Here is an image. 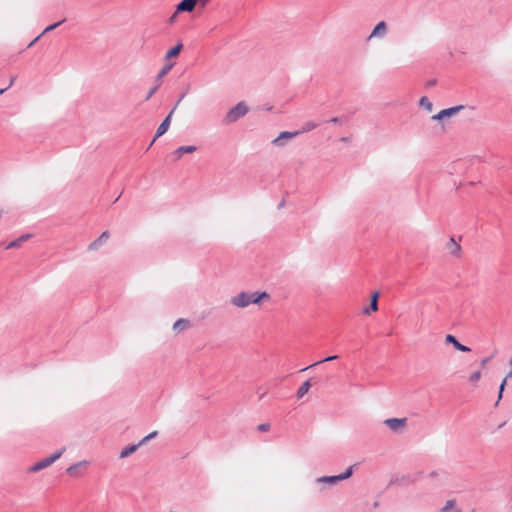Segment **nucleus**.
I'll use <instances>...</instances> for the list:
<instances>
[{"label":"nucleus","mask_w":512,"mask_h":512,"mask_svg":"<svg viewBox=\"0 0 512 512\" xmlns=\"http://www.w3.org/2000/svg\"><path fill=\"white\" fill-rule=\"evenodd\" d=\"M270 295L263 292H240L230 298V303L237 308H246L250 304H260L264 300H269Z\"/></svg>","instance_id":"nucleus-1"},{"label":"nucleus","mask_w":512,"mask_h":512,"mask_svg":"<svg viewBox=\"0 0 512 512\" xmlns=\"http://www.w3.org/2000/svg\"><path fill=\"white\" fill-rule=\"evenodd\" d=\"M249 112L248 105L241 101L237 103L234 107L228 110V112L225 114L222 122L225 125H229L232 123L237 122L239 119L244 117Z\"/></svg>","instance_id":"nucleus-2"},{"label":"nucleus","mask_w":512,"mask_h":512,"mask_svg":"<svg viewBox=\"0 0 512 512\" xmlns=\"http://www.w3.org/2000/svg\"><path fill=\"white\" fill-rule=\"evenodd\" d=\"M65 451V447H62L61 449L57 450L56 452H54L52 455L36 462L33 466H31L29 468V471L30 472H38L40 470H43L45 468H48L49 466H51L55 461H57L61 456L62 454L64 453Z\"/></svg>","instance_id":"nucleus-3"},{"label":"nucleus","mask_w":512,"mask_h":512,"mask_svg":"<svg viewBox=\"0 0 512 512\" xmlns=\"http://www.w3.org/2000/svg\"><path fill=\"white\" fill-rule=\"evenodd\" d=\"M353 473V466H350L344 473L336 476H323L317 479L318 483H326L329 485H336L342 480L348 479Z\"/></svg>","instance_id":"nucleus-4"},{"label":"nucleus","mask_w":512,"mask_h":512,"mask_svg":"<svg viewBox=\"0 0 512 512\" xmlns=\"http://www.w3.org/2000/svg\"><path fill=\"white\" fill-rule=\"evenodd\" d=\"M384 424L395 433H401L407 425V418H388Z\"/></svg>","instance_id":"nucleus-5"},{"label":"nucleus","mask_w":512,"mask_h":512,"mask_svg":"<svg viewBox=\"0 0 512 512\" xmlns=\"http://www.w3.org/2000/svg\"><path fill=\"white\" fill-rule=\"evenodd\" d=\"M175 110H176V106H174L172 108L170 113L166 116V118L158 126L157 131H156V135L153 138V140L151 141L149 147H151L153 145V143L155 142L156 138L162 136L163 134H165L168 131V129L170 127V124H171L172 115L174 114Z\"/></svg>","instance_id":"nucleus-6"},{"label":"nucleus","mask_w":512,"mask_h":512,"mask_svg":"<svg viewBox=\"0 0 512 512\" xmlns=\"http://www.w3.org/2000/svg\"><path fill=\"white\" fill-rule=\"evenodd\" d=\"M388 32V27L385 21H380L376 26L373 28L372 32L368 36L367 40H371L373 38H384Z\"/></svg>","instance_id":"nucleus-7"},{"label":"nucleus","mask_w":512,"mask_h":512,"mask_svg":"<svg viewBox=\"0 0 512 512\" xmlns=\"http://www.w3.org/2000/svg\"><path fill=\"white\" fill-rule=\"evenodd\" d=\"M464 108L463 105L450 107L447 109L441 110L439 113L432 116V120L440 121L446 117H451L456 115L459 111H461Z\"/></svg>","instance_id":"nucleus-8"},{"label":"nucleus","mask_w":512,"mask_h":512,"mask_svg":"<svg viewBox=\"0 0 512 512\" xmlns=\"http://www.w3.org/2000/svg\"><path fill=\"white\" fill-rule=\"evenodd\" d=\"M298 135H300V132H298V131H293V132L283 131L279 134L278 137H276L272 141V144H274L275 146H278V147H282L285 145V142H284L285 140L292 139Z\"/></svg>","instance_id":"nucleus-9"},{"label":"nucleus","mask_w":512,"mask_h":512,"mask_svg":"<svg viewBox=\"0 0 512 512\" xmlns=\"http://www.w3.org/2000/svg\"><path fill=\"white\" fill-rule=\"evenodd\" d=\"M88 466H89L88 461H86V460L79 461V462L69 466L67 468L66 472L71 476L78 477L81 474L80 470L84 471L88 468Z\"/></svg>","instance_id":"nucleus-10"},{"label":"nucleus","mask_w":512,"mask_h":512,"mask_svg":"<svg viewBox=\"0 0 512 512\" xmlns=\"http://www.w3.org/2000/svg\"><path fill=\"white\" fill-rule=\"evenodd\" d=\"M198 0H182L176 6V13L192 12L197 5Z\"/></svg>","instance_id":"nucleus-11"},{"label":"nucleus","mask_w":512,"mask_h":512,"mask_svg":"<svg viewBox=\"0 0 512 512\" xmlns=\"http://www.w3.org/2000/svg\"><path fill=\"white\" fill-rule=\"evenodd\" d=\"M110 237L108 231H104L96 240L91 242L88 246V250L96 251L98 250Z\"/></svg>","instance_id":"nucleus-12"},{"label":"nucleus","mask_w":512,"mask_h":512,"mask_svg":"<svg viewBox=\"0 0 512 512\" xmlns=\"http://www.w3.org/2000/svg\"><path fill=\"white\" fill-rule=\"evenodd\" d=\"M445 342L447 344H452L454 346L455 349L461 351V352H470V348L461 344L455 336L451 335V334H447L446 337H445Z\"/></svg>","instance_id":"nucleus-13"},{"label":"nucleus","mask_w":512,"mask_h":512,"mask_svg":"<svg viewBox=\"0 0 512 512\" xmlns=\"http://www.w3.org/2000/svg\"><path fill=\"white\" fill-rule=\"evenodd\" d=\"M509 367H510V370L508 372V374L506 375V377L502 380L500 386H499V393H498V399L495 403V406L498 405L499 401L502 399V395H503V392L505 390V387H506V384H507V380L508 379H512V357L510 358L509 360Z\"/></svg>","instance_id":"nucleus-14"},{"label":"nucleus","mask_w":512,"mask_h":512,"mask_svg":"<svg viewBox=\"0 0 512 512\" xmlns=\"http://www.w3.org/2000/svg\"><path fill=\"white\" fill-rule=\"evenodd\" d=\"M196 150L197 147L193 145L180 146L172 153V155L175 157V160H179L183 154L194 153Z\"/></svg>","instance_id":"nucleus-15"},{"label":"nucleus","mask_w":512,"mask_h":512,"mask_svg":"<svg viewBox=\"0 0 512 512\" xmlns=\"http://www.w3.org/2000/svg\"><path fill=\"white\" fill-rule=\"evenodd\" d=\"M446 248L451 255L455 257L460 256L461 246L455 241L454 237L449 239V242L446 244Z\"/></svg>","instance_id":"nucleus-16"},{"label":"nucleus","mask_w":512,"mask_h":512,"mask_svg":"<svg viewBox=\"0 0 512 512\" xmlns=\"http://www.w3.org/2000/svg\"><path fill=\"white\" fill-rule=\"evenodd\" d=\"M32 237L31 234H23L19 238L11 241L7 246L6 249H13V248H19L24 242L29 240Z\"/></svg>","instance_id":"nucleus-17"},{"label":"nucleus","mask_w":512,"mask_h":512,"mask_svg":"<svg viewBox=\"0 0 512 512\" xmlns=\"http://www.w3.org/2000/svg\"><path fill=\"white\" fill-rule=\"evenodd\" d=\"M440 512H462V510L457 507L455 499H450L446 501Z\"/></svg>","instance_id":"nucleus-18"},{"label":"nucleus","mask_w":512,"mask_h":512,"mask_svg":"<svg viewBox=\"0 0 512 512\" xmlns=\"http://www.w3.org/2000/svg\"><path fill=\"white\" fill-rule=\"evenodd\" d=\"M140 447L139 443L138 444H133V445H129L127 447H125L121 452H120V455L119 457L121 459L123 458H126L128 456H130L131 454H133L138 448Z\"/></svg>","instance_id":"nucleus-19"},{"label":"nucleus","mask_w":512,"mask_h":512,"mask_svg":"<svg viewBox=\"0 0 512 512\" xmlns=\"http://www.w3.org/2000/svg\"><path fill=\"white\" fill-rule=\"evenodd\" d=\"M173 66H174V63H166L162 67V69L159 71V73L156 77V82L161 84V79L170 72V70L172 69Z\"/></svg>","instance_id":"nucleus-20"},{"label":"nucleus","mask_w":512,"mask_h":512,"mask_svg":"<svg viewBox=\"0 0 512 512\" xmlns=\"http://www.w3.org/2000/svg\"><path fill=\"white\" fill-rule=\"evenodd\" d=\"M311 387L310 380L305 381L297 390V398H302L305 394L308 393L309 389Z\"/></svg>","instance_id":"nucleus-21"},{"label":"nucleus","mask_w":512,"mask_h":512,"mask_svg":"<svg viewBox=\"0 0 512 512\" xmlns=\"http://www.w3.org/2000/svg\"><path fill=\"white\" fill-rule=\"evenodd\" d=\"M182 44L179 43L177 44L176 46L172 47L171 49H169L165 55V58L166 59H170V58H173V57H176L179 55V53L181 52L182 50Z\"/></svg>","instance_id":"nucleus-22"},{"label":"nucleus","mask_w":512,"mask_h":512,"mask_svg":"<svg viewBox=\"0 0 512 512\" xmlns=\"http://www.w3.org/2000/svg\"><path fill=\"white\" fill-rule=\"evenodd\" d=\"M189 325V321L186 320V319H178L174 324H173V330L176 331V332H180L184 329H186Z\"/></svg>","instance_id":"nucleus-23"},{"label":"nucleus","mask_w":512,"mask_h":512,"mask_svg":"<svg viewBox=\"0 0 512 512\" xmlns=\"http://www.w3.org/2000/svg\"><path fill=\"white\" fill-rule=\"evenodd\" d=\"M419 105L428 112H431L433 109L432 102L426 96L420 98Z\"/></svg>","instance_id":"nucleus-24"},{"label":"nucleus","mask_w":512,"mask_h":512,"mask_svg":"<svg viewBox=\"0 0 512 512\" xmlns=\"http://www.w3.org/2000/svg\"><path fill=\"white\" fill-rule=\"evenodd\" d=\"M317 126H318V124H316L315 122L308 121V122L304 123V125L302 126V129L298 130V132H300V134L309 132V131H312L313 129H315Z\"/></svg>","instance_id":"nucleus-25"},{"label":"nucleus","mask_w":512,"mask_h":512,"mask_svg":"<svg viewBox=\"0 0 512 512\" xmlns=\"http://www.w3.org/2000/svg\"><path fill=\"white\" fill-rule=\"evenodd\" d=\"M337 358H338V356H337V355H333V356L326 357L325 359L320 360V361H318V362H316V363H313V364H311V365H309V366H307V367H305V368L301 369L300 371H302V372H303V371H306V370H308L309 368H312V367H314V366H316V365H319V364L324 363V362L333 361V360H336Z\"/></svg>","instance_id":"nucleus-26"},{"label":"nucleus","mask_w":512,"mask_h":512,"mask_svg":"<svg viewBox=\"0 0 512 512\" xmlns=\"http://www.w3.org/2000/svg\"><path fill=\"white\" fill-rule=\"evenodd\" d=\"M378 310V303L370 301L369 307L363 309V313L369 315L371 311L375 312Z\"/></svg>","instance_id":"nucleus-27"},{"label":"nucleus","mask_w":512,"mask_h":512,"mask_svg":"<svg viewBox=\"0 0 512 512\" xmlns=\"http://www.w3.org/2000/svg\"><path fill=\"white\" fill-rule=\"evenodd\" d=\"M65 20H62V21H59V22H56V23H53L49 26H47L44 31L41 33V35H44L45 33L47 32H50V31H53L55 30L57 27H59Z\"/></svg>","instance_id":"nucleus-28"},{"label":"nucleus","mask_w":512,"mask_h":512,"mask_svg":"<svg viewBox=\"0 0 512 512\" xmlns=\"http://www.w3.org/2000/svg\"><path fill=\"white\" fill-rule=\"evenodd\" d=\"M156 435H157V431H153V432H151L150 434H148L147 436H145V437H144V438L139 442V445L141 446V445L145 444L148 440H150V439H152V438L156 437Z\"/></svg>","instance_id":"nucleus-29"},{"label":"nucleus","mask_w":512,"mask_h":512,"mask_svg":"<svg viewBox=\"0 0 512 512\" xmlns=\"http://www.w3.org/2000/svg\"><path fill=\"white\" fill-rule=\"evenodd\" d=\"M159 87H160V83H157L154 87H152L149 90L145 100H149L156 93V91L158 90Z\"/></svg>","instance_id":"nucleus-30"},{"label":"nucleus","mask_w":512,"mask_h":512,"mask_svg":"<svg viewBox=\"0 0 512 512\" xmlns=\"http://www.w3.org/2000/svg\"><path fill=\"white\" fill-rule=\"evenodd\" d=\"M481 377V372L480 371H476L474 373H472L469 377L470 381L472 382H477Z\"/></svg>","instance_id":"nucleus-31"},{"label":"nucleus","mask_w":512,"mask_h":512,"mask_svg":"<svg viewBox=\"0 0 512 512\" xmlns=\"http://www.w3.org/2000/svg\"><path fill=\"white\" fill-rule=\"evenodd\" d=\"M257 429L261 432H266L270 429V424H268V423L259 424Z\"/></svg>","instance_id":"nucleus-32"},{"label":"nucleus","mask_w":512,"mask_h":512,"mask_svg":"<svg viewBox=\"0 0 512 512\" xmlns=\"http://www.w3.org/2000/svg\"><path fill=\"white\" fill-rule=\"evenodd\" d=\"M177 15L178 13H176V11L170 16V18L168 19V24L172 25L176 22V19H177Z\"/></svg>","instance_id":"nucleus-33"},{"label":"nucleus","mask_w":512,"mask_h":512,"mask_svg":"<svg viewBox=\"0 0 512 512\" xmlns=\"http://www.w3.org/2000/svg\"><path fill=\"white\" fill-rule=\"evenodd\" d=\"M379 292L378 291H375L373 292L372 296H371V301L375 302V303H378V299H379Z\"/></svg>","instance_id":"nucleus-34"},{"label":"nucleus","mask_w":512,"mask_h":512,"mask_svg":"<svg viewBox=\"0 0 512 512\" xmlns=\"http://www.w3.org/2000/svg\"><path fill=\"white\" fill-rule=\"evenodd\" d=\"M329 122L334 123V124H339V123H342V119L339 117H333L329 120Z\"/></svg>","instance_id":"nucleus-35"},{"label":"nucleus","mask_w":512,"mask_h":512,"mask_svg":"<svg viewBox=\"0 0 512 512\" xmlns=\"http://www.w3.org/2000/svg\"><path fill=\"white\" fill-rule=\"evenodd\" d=\"M42 37V35L40 34L39 36H37L34 40H32L29 44H28V48L32 47L40 38Z\"/></svg>","instance_id":"nucleus-36"},{"label":"nucleus","mask_w":512,"mask_h":512,"mask_svg":"<svg viewBox=\"0 0 512 512\" xmlns=\"http://www.w3.org/2000/svg\"><path fill=\"white\" fill-rule=\"evenodd\" d=\"M210 0H198V3L201 7H205Z\"/></svg>","instance_id":"nucleus-37"},{"label":"nucleus","mask_w":512,"mask_h":512,"mask_svg":"<svg viewBox=\"0 0 512 512\" xmlns=\"http://www.w3.org/2000/svg\"><path fill=\"white\" fill-rule=\"evenodd\" d=\"M491 357L484 358L481 361V367H485V365L490 361Z\"/></svg>","instance_id":"nucleus-38"},{"label":"nucleus","mask_w":512,"mask_h":512,"mask_svg":"<svg viewBox=\"0 0 512 512\" xmlns=\"http://www.w3.org/2000/svg\"><path fill=\"white\" fill-rule=\"evenodd\" d=\"M435 84H436V80H435V79H432V80H429V81L427 82V84H426V85H427V87H432V86H434Z\"/></svg>","instance_id":"nucleus-39"},{"label":"nucleus","mask_w":512,"mask_h":512,"mask_svg":"<svg viewBox=\"0 0 512 512\" xmlns=\"http://www.w3.org/2000/svg\"><path fill=\"white\" fill-rule=\"evenodd\" d=\"M266 395V391H262L259 393V399H262Z\"/></svg>","instance_id":"nucleus-40"},{"label":"nucleus","mask_w":512,"mask_h":512,"mask_svg":"<svg viewBox=\"0 0 512 512\" xmlns=\"http://www.w3.org/2000/svg\"><path fill=\"white\" fill-rule=\"evenodd\" d=\"M340 140H341L342 142L347 143V142H349V140H350V139H349L348 137H342Z\"/></svg>","instance_id":"nucleus-41"},{"label":"nucleus","mask_w":512,"mask_h":512,"mask_svg":"<svg viewBox=\"0 0 512 512\" xmlns=\"http://www.w3.org/2000/svg\"><path fill=\"white\" fill-rule=\"evenodd\" d=\"M185 97V94H182L181 96H179V100L178 101H182V99Z\"/></svg>","instance_id":"nucleus-42"},{"label":"nucleus","mask_w":512,"mask_h":512,"mask_svg":"<svg viewBox=\"0 0 512 512\" xmlns=\"http://www.w3.org/2000/svg\"><path fill=\"white\" fill-rule=\"evenodd\" d=\"M179 103H180V101H177V103H175V105H174V106H176V108H177V107H178V105H179Z\"/></svg>","instance_id":"nucleus-43"},{"label":"nucleus","mask_w":512,"mask_h":512,"mask_svg":"<svg viewBox=\"0 0 512 512\" xmlns=\"http://www.w3.org/2000/svg\"><path fill=\"white\" fill-rule=\"evenodd\" d=\"M5 90H6V89H1V90H0V93H1V94H2V93H4V91H5Z\"/></svg>","instance_id":"nucleus-44"}]
</instances>
